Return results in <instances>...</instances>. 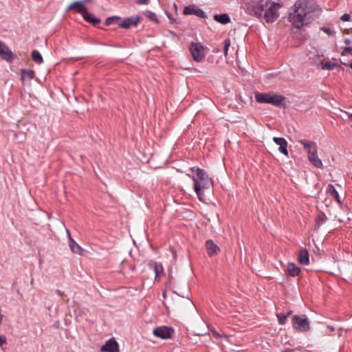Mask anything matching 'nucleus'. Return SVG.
Masks as SVG:
<instances>
[{"mask_svg":"<svg viewBox=\"0 0 352 352\" xmlns=\"http://www.w3.org/2000/svg\"><path fill=\"white\" fill-rule=\"evenodd\" d=\"M280 6L270 1L260 0L252 6V13L261 21L273 23L278 17Z\"/></svg>","mask_w":352,"mask_h":352,"instance_id":"nucleus-1","label":"nucleus"},{"mask_svg":"<svg viewBox=\"0 0 352 352\" xmlns=\"http://www.w3.org/2000/svg\"><path fill=\"white\" fill-rule=\"evenodd\" d=\"M310 11L305 1H297L294 6V11L289 14V21L296 28L310 23Z\"/></svg>","mask_w":352,"mask_h":352,"instance_id":"nucleus-2","label":"nucleus"},{"mask_svg":"<svg viewBox=\"0 0 352 352\" xmlns=\"http://www.w3.org/2000/svg\"><path fill=\"white\" fill-rule=\"evenodd\" d=\"M191 170L196 172V175L190 176L189 174L187 175L192 178L194 182V190L200 201L204 199V191L209 189L212 186L213 182L210 179L207 173L201 168L198 167H192Z\"/></svg>","mask_w":352,"mask_h":352,"instance_id":"nucleus-3","label":"nucleus"},{"mask_svg":"<svg viewBox=\"0 0 352 352\" xmlns=\"http://www.w3.org/2000/svg\"><path fill=\"white\" fill-rule=\"evenodd\" d=\"M298 142L303 146L304 148L306 150L309 161L311 163V164L316 168H321L323 164L322 161L320 160V159H319L318 156V149L316 144L314 142L306 140H300Z\"/></svg>","mask_w":352,"mask_h":352,"instance_id":"nucleus-4","label":"nucleus"},{"mask_svg":"<svg viewBox=\"0 0 352 352\" xmlns=\"http://www.w3.org/2000/svg\"><path fill=\"white\" fill-rule=\"evenodd\" d=\"M285 97L275 94H257L256 100L259 103H268L279 106L284 101Z\"/></svg>","mask_w":352,"mask_h":352,"instance_id":"nucleus-5","label":"nucleus"},{"mask_svg":"<svg viewBox=\"0 0 352 352\" xmlns=\"http://www.w3.org/2000/svg\"><path fill=\"white\" fill-rule=\"evenodd\" d=\"M292 324L294 328L298 331H307L310 329L308 318L305 315L294 316Z\"/></svg>","mask_w":352,"mask_h":352,"instance_id":"nucleus-6","label":"nucleus"},{"mask_svg":"<svg viewBox=\"0 0 352 352\" xmlns=\"http://www.w3.org/2000/svg\"><path fill=\"white\" fill-rule=\"evenodd\" d=\"M205 47L199 43H192L190 45V51L192 56L196 62H200L204 58Z\"/></svg>","mask_w":352,"mask_h":352,"instance_id":"nucleus-7","label":"nucleus"},{"mask_svg":"<svg viewBox=\"0 0 352 352\" xmlns=\"http://www.w3.org/2000/svg\"><path fill=\"white\" fill-rule=\"evenodd\" d=\"M183 13L185 15H195L202 19L206 18V13L194 4L186 6L184 9Z\"/></svg>","mask_w":352,"mask_h":352,"instance_id":"nucleus-8","label":"nucleus"},{"mask_svg":"<svg viewBox=\"0 0 352 352\" xmlns=\"http://www.w3.org/2000/svg\"><path fill=\"white\" fill-rule=\"evenodd\" d=\"M101 352H119L118 344L114 338L108 340L100 348Z\"/></svg>","mask_w":352,"mask_h":352,"instance_id":"nucleus-9","label":"nucleus"},{"mask_svg":"<svg viewBox=\"0 0 352 352\" xmlns=\"http://www.w3.org/2000/svg\"><path fill=\"white\" fill-rule=\"evenodd\" d=\"M171 331V329L162 326L153 329V334L157 338H160L162 339H167L170 338Z\"/></svg>","mask_w":352,"mask_h":352,"instance_id":"nucleus-10","label":"nucleus"},{"mask_svg":"<svg viewBox=\"0 0 352 352\" xmlns=\"http://www.w3.org/2000/svg\"><path fill=\"white\" fill-rule=\"evenodd\" d=\"M72 9H76L77 12L80 14L82 16L85 14H87V10L84 6L83 2L81 1H76L70 3L67 7V10L69 11Z\"/></svg>","mask_w":352,"mask_h":352,"instance_id":"nucleus-11","label":"nucleus"},{"mask_svg":"<svg viewBox=\"0 0 352 352\" xmlns=\"http://www.w3.org/2000/svg\"><path fill=\"white\" fill-rule=\"evenodd\" d=\"M140 17L138 16L129 17L124 19L119 26L122 28L129 29L131 27H136L139 23Z\"/></svg>","mask_w":352,"mask_h":352,"instance_id":"nucleus-12","label":"nucleus"},{"mask_svg":"<svg viewBox=\"0 0 352 352\" xmlns=\"http://www.w3.org/2000/svg\"><path fill=\"white\" fill-rule=\"evenodd\" d=\"M273 141L279 146L278 150L279 151L285 155V156H288V151H287V142L283 138H277L274 137L273 138Z\"/></svg>","mask_w":352,"mask_h":352,"instance_id":"nucleus-13","label":"nucleus"},{"mask_svg":"<svg viewBox=\"0 0 352 352\" xmlns=\"http://www.w3.org/2000/svg\"><path fill=\"white\" fill-rule=\"evenodd\" d=\"M0 55L3 59L8 61L12 60V53L11 50L1 41H0Z\"/></svg>","mask_w":352,"mask_h":352,"instance_id":"nucleus-14","label":"nucleus"},{"mask_svg":"<svg viewBox=\"0 0 352 352\" xmlns=\"http://www.w3.org/2000/svg\"><path fill=\"white\" fill-rule=\"evenodd\" d=\"M298 261L301 265H307L309 263V253L307 250L302 249L298 254Z\"/></svg>","mask_w":352,"mask_h":352,"instance_id":"nucleus-15","label":"nucleus"},{"mask_svg":"<svg viewBox=\"0 0 352 352\" xmlns=\"http://www.w3.org/2000/svg\"><path fill=\"white\" fill-rule=\"evenodd\" d=\"M206 248L207 253L210 256L217 254L219 251V247L210 240L206 242Z\"/></svg>","mask_w":352,"mask_h":352,"instance_id":"nucleus-16","label":"nucleus"},{"mask_svg":"<svg viewBox=\"0 0 352 352\" xmlns=\"http://www.w3.org/2000/svg\"><path fill=\"white\" fill-rule=\"evenodd\" d=\"M287 272L290 276L295 277L300 272V269L294 263H288Z\"/></svg>","mask_w":352,"mask_h":352,"instance_id":"nucleus-17","label":"nucleus"},{"mask_svg":"<svg viewBox=\"0 0 352 352\" xmlns=\"http://www.w3.org/2000/svg\"><path fill=\"white\" fill-rule=\"evenodd\" d=\"M69 247L73 253L79 255L82 254V248L73 239H70V241H69Z\"/></svg>","mask_w":352,"mask_h":352,"instance_id":"nucleus-18","label":"nucleus"},{"mask_svg":"<svg viewBox=\"0 0 352 352\" xmlns=\"http://www.w3.org/2000/svg\"><path fill=\"white\" fill-rule=\"evenodd\" d=\"M84 19L93 24L94 25H96L100 23V19L95 17L92 14L87 12V14H85L83 16Z\"/></svg>","mask_w":352,"mask_h":352,"instance_id":"nucleus-19","label":"nucleus"},{"mask_svg":"<svg viewBox=\"0 0 352 352\" xmlns=\"http://www.w3.org/2000/svg\"><path fill=\"white\" fill-rule=\"evenodd\" d=\"M214 19L217 22L223 25L230 22V17L227 14H215Z\"/></svg>","mask_w":352,"mask_h":352,"instance_id":"nucleus-20","label":"nucleus"},{"mask_svg":"<svg viewBox=\"0 0 352 352\" xmlns=\"http://www.w3.org/2000/svg\"><path fill=\"white\" fill-rule=\"evenodd\" d=\"M153 270L155 272V280H159L160 278V276L164 274V269L162 265L160 263H155Z\"/></svg>","mask_w":352,"mask_h":352,"instance_id":"nucleus-21","label":"nucleus"},{"mask_svg":"<svg viewBox=\"0 0 352 352\" xmlns=\"http://www.w3.org/2000/svg\"><path fill=\"white\" fill-rule=\"evenodd\" d=\"M34 77V72L33 70H21V80H31Z\"/></svg>","mask_w":352,"mask_h":352,"instance_id":"nucleus-22","label":"nucleus"},{"mask_svg":"<svg viewBox=\"0 0 352 352\" xmlns=\"http://www.w3.org/2000/svg\"><path fill=\"white\" fill-rule=\"evenodd\" d=\"M327 191L329 192V195L335 198L338 202H340V197L338 191L336 190L334 186L332 184H329L327 187Z\"/></svg>","mask_w":352,"mask_h":352,"instance_id":"nucleus-23","label":"nucleus"},{"mask_svg":"<svg viewBox=\"0 0 352 352\" xmlns=\"http://www.w3.org/2000/svg\"><path fill=\"white\" fill-rule=\"evenodd\" d=\"M32 57L33 60L35 63H38V64H41V63H43V57H42L41 54L37 50H34L32 52Z\"/></svg>","mask_w":352,"mask_h":352,"instance_id":"nucleus-24","label":"nucleus"},{"mask_svg":"<svg viewBox=\"0 0 352 352\" xmlns=\"http://www.w3.org/2000/svg\"><path fill=\"white\" fill-rule=\"evenodd\" d=\"M145 15L151 21H155L157 23H158L157 15L155 13L151 11H146Z\"/></svg>","mask_w":352,"mask_h":352,"instance_id":"nucleus-25","label":"nucleus"},{"mask_svg":"<svg viewBox=\"0 0 352 352\" xmlns=\"http://www.w3.org/2000/svg\"><path fill=\"white\" fill-rule=\"evenodd\" d=\"M290 314V313H288L287 315H277L278 316V322L280 324H284L285 322H286V320L289 316V315Z\"/></svg>","mask_w":352,"mask_h":352,"instance_id":"nucleus-26","label":"nucleus"},{"mask_svg":"<svg viewBox=\"0 0 352 352\" xmlns=\"http://www.w3.org/2000/svg\"><path fill=\"white\" fill-rule=\"evenodd\" d=\"M230 45V40L229 38L226 39L224 41V50H223V53L226 56L228 55V52Z\"/></svg>","mask_w":352,"mask_h":352,"instance_id":"nucleus-27","label":"nucleus"},{"mask_svg":"<svg viewBox=\"0 0 352 352\" xmlns=\"http://www.w3.org/2000/svg\"><path fill=\"white\" fill-rule=\"evenodd\" d=\"M348 54L352 55V47H344L342 52V56H346Z\"/></svg>","mask_w":352,"mask_h":352,"instance_id":"nucleus-28","label":"nucleus"},{"mask_svg":"<svg viewBox=\"0 0 352 352\" xmlns=\"http://www.w3.org/2000/svg\"><path fill=\"white\" fill-rule=\"evenodd\" d=\"M118 19V17H116V16L109 17L107 19V20L105 21V25H109L111 23H113Z\"/></svg>","mask_w":352,"mask_h":352,"instance_id":"nucleus-29","label":"nucleus"},{"mask_svg":"<svg viewBox=\"0 0 352 352\" xmlns=\"http://www.w3.org/2000/svg\"><path fill=\"white\" fill-rule=\"evenodd\" d=\"M326 218L323 217H318L316 219V224L318 226H320L322 224H323L325 221Z\"/></svg>","mask_w":352,"mask_h":352,"instance_id":"nucleus-30","label":"nucleus"},{"mask_svg":"<svg viewBox=\"0 0 352 352\" xmlns=\"http://www.w3.org/2000/svg\"><path fill=\"white\" fill-rule=\"evenodd\" d=\"M321 30L327 34L328 35H332L333 34V31L331 30L329 28L323 27L321 28Z\"/></svg>","mask_w":352,"mask_h":352,"instance_id":"nucleus-31","label":"nucleus"},{"mask_svg":"<svg viewBox=\"0 0 352 352\" xmlns=\"http://www.w3.org/2000/svg\"><path fill=\"white\" fill-rule=\"evenodd\" d=\"M350 19H351V16L349 14H344L340 18V19L343 21H349L350 20Z\"/></svg>","mask_w":352,"mask_h":352,"instance_id":"nucleus-32","label":"nucleus"},{"mask_svg":"<svg viewBox=\"0 0 352 352\" xmlns=\"http://www.w3.org/2000/svg\"><path fill=\"white\" fill-rule=\"evenodd\" d=\"M136 3L140 5H147L149 3V0H136Z\"/></svg>","mask_w":352,"mask_h":352,"instance_id":"nucleus-33","label":"nucleus"},{"mask_svg":"<svg viewBox=\"0 0 352 352\" xmlns=\"http://www.w3.org/2000/svg\"><path fill=\"white\" fill-rule=\"evenodd\" d=\"M185 301H186V304L187 306H189V307H192L193 306V302H192V301L190 299L186 298L185 300Z\"/></svg>","mask_w":352,"mask_h":352,"instance_id":"nucleus-34","label":"nucleus"},{"mask_svg":"<svg viewBox=\"0 0 352 352\" xmlns=\"http://www.w3.org/2000/svg\"><path fill=\"white\" fill-rule=\"evenodd\" d=\"M6 342V338L4 336H0V346Z\"/></svg>","mask_w":352,"mask_h":352,"instance_id":"nucleus-35","label":"nucleus"},{"mask_svg":"<svg viewBox=\"0 0 352 352\" xmlns=\"http://www.w3.org/2000/svg\"><path fill=\"white\" fill-rule=\"evenodd\" d=\"M323 68L331 69L332 68V65H331V63H326L324 65V66L323 67Z\"/></svg>","mask_w":352,"mask_h":352,"instance_id":"nucleus-36","label":"nucleus"},{"mask_svg":"<svg viewBox=\"0 0 352 352\" xmlns=\"http://www.w3.org/2000/svg\"><path fill=\"white\" fill-rule=\"evenodd\" d=\"M66 232H67V237H68V239H69V241L70 239H72V237L71 236V234H70L69 230L66 229Z\"/></svg>","mask_w":352,"mask_h":352,"instance_id":"nucleus-37","label":"nucleus"},{"mask_svg":"<svg viewBox=\"0 0 352 352\" xmlns=\"http://www.w3.org/2000/svg\"><path fill=\"white\" fill-rule=\"evenodd\" d=\"M56 293L59 296H63L64 294V292L59 289H56Z\"/></svg>","mask_w":352,"mask_h":352,"instance_id":"nucleus-38","label":"nucleus"},{"mask_svg":"<svg viewBox=\"0 0 352 352\" xmlns=\"http://www.w3.org/2000/svg\"><path fill=\"white\" fill-rule=\"evenodd\" d=\"M212 335L214 336V337H217V338H219V337H221L220 334L217 333V332H213L212 333Z\"/></svg>","mask_w":352,"mask_h":352,"instance_id":"nucleus-39","label":"nucleus"},{"mask_svg":"<svg viewBox=\"0 0 352 352\" xmlns=\"http://www.w3.org/2000/svg\"><path fill=\"white\" fill-rule=\"evenodd\" d=\"M344 43H345L346 44L349 45V44H350V43H351V41H350V40H349V39H345V40H344Z\"/></svg>","mask_w":352,"mask_h":352,"instance_id":"nucleus-40","label":"nucleus"},{"mask_svg":"<svg viewBox=\"0 0 352 352\" xmlns=\"http://www.w3.org/2000/svg\"><path fill=\"white\" fill-rule=\"evenodd\" d=\"M283 352H294V351L292 349H285V351H283Z\"/></svg>","mask_w":352,"mask_h":352,"instance_id":"nucleus-41","label":"nucleus"},{"mask_svg":"<svg viewBox=\"0 0 352 352\" xmlns=\"http://www.w3.org/2000/svg\"><path fill=\"white\" fill-rule=\"evenodd\" d=\"M328 329H329L331 331H334V328H333L332 326H328Z\"/></svg>","mask_w":352,"mask_h":352,"instance_id":"nucleus-42","label":"nucleus"},{"mask_svg":"<svg viewBox=\"0 0 352 352\" xmlns=\"http://www.w3.org/2000/svg\"><path fill=\"white\" fill-rule=\"evenodd\" d=\"M92 0H82L81 1L83 2V3L91 1Z\"/></svg>","mask_w":352,"mask_h":352,"instance_id":"nucleus-43","label":"nucleus"},{"mask_svg":"<svg viewBox=\"0 0 352 352\" xmlns=\"http://www.w3.org/2000/svg\"><path fill=\"white\" fill-rule=\"evenodd\" d=\"M344 113L348 115L349 118H352V113L349 114L347 112H344Z\"/></svg>","mask_w":352,"mask_h":352,"instance_id":"nucleus-44","label":"nucleus"},{"mask_svg":"<svg viewBox=\"0 0 352 352\" xmlns=\"http://www.w3.org/2000/svg\"><path fill=\"white\" fill-rule=\"evenodd\" d=\"M168 276H169V278H172V276H171V272H169V274H168Z\"/></svg>","mask_w":352,"mask_h":352,"instance_id":"nucleus-45","label":"nucleus"}]
</instances>
